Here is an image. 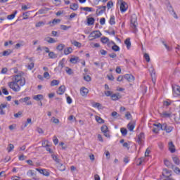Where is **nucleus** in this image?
I'll return each instance as SVG.
<instances>
[{
    "label": "nucleus",
    "instance_id": "c85d7f7f",
    "mask_svg": "<svg viewBox=\"0 0 180 180\" xmlns=\"http://www.w3.org/2000/svg\"><path fill=\"white\" fill-rule=\"evenodd\" d=\"M71 44H73V46H75V47H81L82 44L80 42L77 41L76 40L71 41Z\"/></svg>",
    "mask_w": 180,
    "mask_h": 180
},
{
    "label": "nucleus",
    "instance_id": "ea45409f",
    "mask_svg": "<svg viewBox=\"0 0 180 180\" xmlns=\"http://www.w3.org/2000/svg\"><path fill=\"white\" fill-rule=\"evenodd\" d=\"M49 58H57V54H56L54 52L51 51L49 53Z\"/></svg>",
    "mask_w": 180,
    "mask_h": 180
},
{
    "label": "nucleus",
    "instance_id": "680f3d73",
    "mask_svg": "<svg viewBox=\"0 0 180 180\" xmlns=\"http://www.w3.org/2000/svg\"><path fill=\"white\" fill-rule=\"evenodd\" d=\"M144 58L146 60L147 63H150V55H148V53L144 54Z\"/></svg>",
    "mask_w": 180,
    "mask_h": 180
},
{
    "label": "nucleus",
    "instance_id": "052dcab7",
    "mask_svg": "<svg viewBox=\"0 0 180 180\" xmlns=\"http://www.w3.org/2000/svg\"><path fill=\"white\" fill-rule=\"evenodd\" d=\"M125 117L127 119V120H130V119L131 118V114L130 113V112H127V113L125 114Z\"/></svg>",
    "mask_w": 180,
    "mask_h": 180
},
{
    "label": "nucleus",
    "instance_id": "bb28decb",
    "mask_svg": "<svg viewBox=\"0 0 180 180\" xmlns=\"http://www.w3.org/2000/svg\"><path fill=\"white\" fill-rule=\"evenodd\" d=\"M16 13H18V11H15L14 12V13H13V14L8 15L7 16V19H8V20H12V19H15V16H16Z\"/></svg>",
    "mask_w": 180,
    "mask_h": 180
},
{
    "label": "nucleus",
    "instance_id": "f3484780",
    "mask_svg": "<svg viewBox=\"0 0 180 180\" xmlns=\"http://www.w3.org/2000/svg\"><path fill=\"white\" fill-rule=\"evenodd\" d=\"M169 150L172 153H175V146L174 145V143H169Z\"/></svg>",
    "mask_w": 180,
    "mask_h": 180
},
{
    "label": "nucleus",
    "instance_id": "9b49d317",
    "mask_svg": "<svg viewBox=\"0 0 180 180\" xmlns=\"http://www.w3.org/2000/svg\"><path fill=\"white\" fill-rule=\"evenodd\" d=\"M120 9L122 13L126 12L127 11V4H126L124 1H122L120 4Z\"/></svg>",
    "mask_w": 180,
    "mask_h": 180
},
{
    "label": "nucleus",
    "instance_id": "4c0bfd02",
    "mask_svg": "<svg viewBox=\"0 0 180 180\" xmlns=\"http://www.w3.org/2000/svg\"><path fill=\"white\" fill-rule=\"evenodd\" d=\"M70 9L72 11H77L78 9V4H73L70 5Z\"/></svg>",
    "mask_w": 180,
    "mask_h": 180
},
{
    "label": "nucleus",
    "instance_id": "8fccbe9b",
    "mask_svg": "<svg viewBox=\"0 0 180 180\" xmlns=\"http://www.w3.org/2000/svg\"><path fill=\"white\" fill-rule=\"evenodd\" d=\"M122 146L124 147V148H127L128 150H130V143H129L127 142H124L122 144Z\"/></svg>",
    "mask_w": 180,
    "mask_h": 180
},
{
    "label": "nucleus",
    "instance_id": "20e7f679",
    "mask_svg": "<svg viewBox=\"0 0 180 180\" xmlns=\"http://www.w3.org/2000/svg\"><path fill=\"white\" fill-rule=\"evenodd\" d=\"M144 139H145L144 133L141 132L138 135V138L136 139V143H138V144H139V146H144Z\"/></svg>",
    "mask_w": 180,
    "mask_h": 180
},
{
    "label": "nucleus",
    "instance_id": "6e6552de",
    "mask_svg": "<svg viewBox=\"0 0 180 180\" xmlns=\"http://www.w3.org/2000/svg\"><path fill=\"white\" fill-rule=\"evenodd\" d=\"M65 58H63L61 60H60L58 66L55 68V70H60V71H61L63 70V68H64V67H65Z\"/></svg>",
    "mask_w": 180,
    "mask_h": 180
},
{
    "label": "nucleus",
    "instance_id": "603ef678",
    "mask_svg": "<svg viewBox=\"0 0 180 180\" xmlns=\"http://www.w3.org/2000/svg\"><path fill=\"white\" fill-rule=\"evenodd\" d=\"M112 6H113V1H109L107 3V8H108V9H110Z\"/></svg>",
    "mask_w": 180,
    "mask_h": 180
},
{
    "label": "nucleus",
    "instance_id": "de8ad7c7",
    "mask_svg": "<svg viewBox=\"0 0 180 180\" xmlns=\"http://www.w3.org/2000/svg\"><path fill=\"white\" fill-rule=\"evenodd\" d=\"M28 124H32V118L27 119V122H25L24 127H27Z\"/></svg>",
    "mask_w": 180,
    "mask_h": 180
},
{
    "label": "nucleus",
    "instance_id": "58836bf2",
    "mask_svg": "<svg viewBox=\"0 0 180 180\" xmlns=\"http://www.w3.org/2000/svg\"><path fill=\"white\" fill-rule=\"evenodd\" d=\"M44 25H46V22L39 21V22L36 23L35 26L37 27H41V26H44Z\"/></svg>",
    "mask_w": 180,
    "mask_h": 180
},
{
    "label": "nucleus",
    "instance_id": "2f4dec72",
    "mask_svg": "<svg viewBox=\"0 0 180 180\" xmlns=\"http://www.w3.org/2000/svg\"><path fill=\"white\" fill-rule=\"evenodd\" d=\"M88 25H94L95 23V18L91 17L87 19Z\"/></svg>",
    "mask_w": 180,
    "mask_h": 180
},
{
    "label": "nucleus",
    "instance_id": "37998d69",
    "mask_svg": "<svg viewBox=\"0 0 180 180\" xmlns=\"http://www.w3.org/2000/svg\"><path fill=\"white\" fill-rule=\"evenodd\" d=\"M160 116L162 117H169V116H171V114L167 112H163L160 114Z\"/></svg>",
    "mask_w": 180,
    "mask_h": 180
},
{
    "label": "nucleus",
    "instance_id": "6ab92c4d",
    "mask_svg": "<svg viewBox=\"0 0 180 180\" xmlns=\"http://www.w3.org/2000/svg\"><path fill=\"white\" fill-rule=\"evenodd\" d=\"M7 107L6 104L1 103L0 105V115H5V111H4V109Z\"/></svg>",
    "mask_w": 180,
    "mask_h": 180
},
{
    "label": "nucleus",
    "instance_id": "f704fd0d",
    "mask_svg": "<svg viewBox=\"0 0 180 180\" xmlns=\"http://www.w3.org/2000/svg\"><path fill=\"white\" fill-rule=\"evenodd\" d=\"M65 47V45H64L63 44H60L59 45L57 46L56 50H58L59 51H63Z\"/></svg>",
    "mask_w": 180,
    "mask_h": 180
},
{
    "label": "nucleus",
    "instance_id": "f257e3e1",
    "mask_svg": "<svg viewBox=\"0 0 180 180\" xmlns=\"http://www.w3.org/2000/svg\"><path fill=\"white\" fill-rule=\"evenodd\" d=\"M25 85H26V79L20 75H14L12 82L8 83L9 89H12L13 92H19L20 86H25Z\"/></svg>",
    "mask_w": 180,
    "mask_h": 180
},
{
    "label": "nucleus",
    "instance_id": "49530a36",
    "mask_svg": "<svg viewBox=\"0 0 180 180\" xmlns=\"http://www.w3.org/2000/svg\"><path fill=\"white\" fill-rule=\"evenodd\" d=\"M112 50H113V51H120V47L117 45H114L112 46Z\"/></svg>",
    "mask_w": 180,
    "mask_h": 180
},
{
    "label": "nucleus",
    "instance_id": "e433bc0d",
    "mask_svg": "<svg viewBox=\"0 0 180 180\" xmlns=\"http://www.w3.org/2000/svg\"><path fill=\"white\" fill-rule=\"evenodd\" d=\"M172 160L176 165H179V158L177 156H173Z\"/></svg>",
    "mask_w": 180,
    "mask_h": 180
},
{
    "label": "nucleus",
    "instance_id": "c9c22d12",
    "mask_svg": "<svg viewBox=\"0 0 180 180\" xmlns=\"http://www.w3.org/2000/svg\"><path fill=\"white\" fill-rule=\"evenodd\" d=\"M127 128L129 131H133V130H134V124H133L131 122H129L127 125Z\"/></svg>",
    "mask_w": 180,
    "mask_h": 180
},
{
    "label": "nucleus",
    "instance_id": "a211bd4d",
    "mask_svg": "<svg viewBox=\"0 0 180 180\" xmlns=\"http://www.w3.org/2000/svg\"><path fill=\"white\" fill-rule=\"evenodd\" d=\"M124 44H126L127 49L130 50V48L131 47V42L130 41V38H127L124 41Z\"/></svg>",
    "mask_w": 180,
    "mask_h": 180
},
{
    "label": "nucleus",
    "instance_id": "72a5a7b5",
    "mask_svg": "<svg viewBox=\"0 0 180 180\" xmlns=\"http://www.w3.org/2000/svg\"><path fill=\"white\" fill-rule=\"evenodd\" d=\"M11 53H12V51H11V49H8L3 52V56L8 57V56H10Z\"/></svg>",
    "mask_w": 180,
    "mask_h": 180
},
{
    "label": "nucleus",
    "instance_id": "b1692460",
    "mask_svg": "<svg viewBox=\"0 0 180 180\" xmlns=\"http://www.w3.org/2000/svg\"><path fill=\"white\" fill-rule=\"evenodd\" d=\"M172 103V101L170 100L165 101H163V106L164 108H168V106H171V104Z\"/></svg>",
    "mask_w": 180,
    "mask_h": 180
},
{
    "label": "nucleus",
    "instance_id": "4be33fe9",
    "mask_svg": "<svg viewBox=\"0 0 180 180\" xmlns=\"http://www.w3.org/2000/svg\"><path fill=\"white\" fill-rule=\"evenodd\" d=\"M71 53H72V48L71 47H68L66 49H65L64 50V54L65 56H68V54H71Z\"/></svg>",
    "mask_w": 180,
    "mask_h": 180
},
{
    "label": "nucleus",
    "instance_id": "dca6fc26",
    "mask_svg": "<svg viewBox=\"0 0 180 180\" xmlns=\"http://www.w3.org/2000/svg\"><path fill=\"white\" fill-rule=\"evenodd\" d=\"M165 165H166L167 168H172V169H174V166L172 165V163L167 160H165Z\"/></svg>",
    "mask_w": 180,
    "mask_h": 180
},
{
    "label": "nucleus",
    "instance_id": "393cba45",
    "mask_svg": "<svg viewBox=\"0 0 180 180\" xmlns=\"http://www.w3.org/2000/svg\"><path fill=\"white\" fill-rule=\"evenodd\" d=\"M79 60V58L78 56L75 57V58H72L70 59V62L72 64H77V63H78V60Z\"/></svg>",
    "mask_w": 180,
    "mask_h": 180
},
{
    "label": "nucleus",
    "instance_id": "e2e57ef3",
    "mask_svg": "<svg viewBox=\"0 0 180 180\" xmlns=\"http://www.w3.org/2000/svg\"><path fill=\"white\" fill-rule=\"evenodd\" d=\"M22 16H23V19L24 20L28 19V18H29V12L24 13L22 14Z\"/></svg>",
    "mask_w": 180,
    "mask_h": 180
},
{
    "label": "nucleus",
    "instance_id": "79ce46f5",
    "mask_svg": "<svg viewBox=\"0 0 180 180\" xmlns=\"http://www.w3.org/2000/svg\"><path fill=\"white\" fill-rule=\"evenodd\" d=\"M101 41L103 42L104 44H106L109 41V38L106 37H103L101 39Z\"/></svg>",
    "mask_w": 180,
    "mask_h": 180
},
{
    "label": "nucleus",
    "instance_id": "3c124183",
    "mask_svg": "<svg viewBox=\"0 0 180 180\" xmlns=\"http://www.w3.org/2000/svg\"><path fill=\"white\" fill-rule=\"evenodd\" d=\"M121 133L122 134V136H127V129H126L125 128H121Z\"/></svg>",
    "mask_w": 180,
    "mask_h": 180
},
{
    "label": "nucleus",
    "instance_id": "bf43d9fd",
    "mask_svg": "<svg viewBox=\"0 0 180 180\" xmlns=\"http://www.w3.org/2000/svg\"><path fill=\"white\" fill-rule=\"evenodd\" d=\"M66 72L67 74H68L69 75H71L72 74V69L66 67Z\"/></svg>",
    "mask_w": 180,
    "mask_h": 180
},
{
    "label": "nucleus",
    "instance_id": "7c9ffc66",
    "mask_svg": "<svg viewBox=\"0 0 180 180\" xmlns=\"http://www.w3.org/2000/svg\"><path fill=\"white\" fill-rule=\"evenodd\" d=\"M60 84V81L53 79L51 82V86H56Z\"/></svg>",
    "mask_w": 180,
    "mask_h": 180
},
{
    "label": "nucleus",
    "instance_id": "473e14b6",
    "mask_svg": "<svg viewBox=\"0 0 180 180\" xmlns=\"http://www.w3.org/2000/svg\"><path fill=\"white\" fill-rule=\"evenodd\" d=\"M96 122H98V123H100L101 124L105 123V120L99 116H96Z\"/></svg>",
    "mask_w": 180,
    "mask_h": 180
},
{
    "label": "nucleus",
    "instance_id": "0e129e2a",
    "mask_svg": "<svg viewBox=\"0 0 180 180\" xmlns=\"http://www.w3.org/2000/svg\"><path fill=\"white\" fill-rule=\"evenodd\" d=\"M19 160L20 161H25V160H26V158H27V157L25 156L24 155H21L19 156Z\"/></svg>",
    "mask_w": 180,
    "mask_h": 180
},
{
    "label": "nucleus",
    "instance_id": "f03ea898",
    "mask_svg": "<svg viewBox=\"0 0 180 180\" xmlns=\"http://www.w3.org/2000/svg\"><path fill=\"white\" fill-rule=\"evenodd\" d=\"M131 27L133 30L134 33H136V32H137V25H139V23L137 22V15H136V14H133L131 16Z\"/></svg>",
    "mask_w": 180,
    "mask_h": 180
},
{
    "label": "nucleus",
    "instance_id": "4468645a",
    "mask_svg": "<svg viewBox=\"0 0 180 180\" xmlns=\"http://www.w3.org/2000/svg\"><path fill=\"white\" fill-rule=\"evenodd\" d=\"M89 92V90H88V89H86V87H82L80 89V94L82 95V96H86V95H88Z\"/></svg>",
    "mask_w": 180,
    "mask_h": 180
},
{
    "label": "nucleus",
    "instance_id": "423d86ee",
    "mask_svg": "<svg viewBox=\"0 0 180 180\" xmlns=\"http://www.w3.org/2000/svg\"><path fill=\"white\" fill-rule=\"evenodd\" d=\"M101 130L105 137H110V135L109 134V128H108V126L103 125L101 128Z\"/></svg>",
    "mask_w": 180,
    "mask_h": 180
},
{
    "label": "nucleus",
    "instance_id": "6e6d98bb",
    "mask_svg": "<svg viewBox=\"0 0 180 180\" xmlns=\"http://www.w3.org/2000/svg\"><path fill=\"white\" fill-rule=\"evenodd\" d=\"M22 115H23V113L22 112L19 111L18 112L14 114V117L18 119V117H21Z\"/></svg>",
    "mask_w": 180,
    "mask_h": 180
},
{
    "label": "nucleus",
    "instance_id": "f8f14e48",
    "mask_svg": "<svg viewBox=\"0 0 180 180\" xmlns=\"http://www.w3.org/2000/svg\"><path fill=\"white\" fill-rule=\"evenodd\" d=\"M124 79H127L128 82H133L134 81V76L132 75L127 74L124 75Z\"/></svg>",
    "mask_w": 180,
    "mask_h": 180
},
{
    "label": "nucleus",
    "instance_id": "7ed1b4c3",
    "mask_svg": "<svg viewBox=\"0 0 180 180\" xmlns=\"http://www.w3.org/2000/svg\"><path fill=\"white\" fill-rule=\"evenodd\" d=\"M102 36V33L99 32V30L93 31L90 33L89 37H92V39H90L91 41L92 40H95V39H99Z\"/></svg>",
    "mask_w": 180,
    "mask_h": 180
},
{
    "label": "nucleus",
    "instance_id": "2eb2a0df",
    "mask_svg": "<svg viewBox=\"0 0 180 180\" xmlns=\"http://www.w3.org/2000/svg\"><path fill=\"white\" fill-rule=\"evenodd\" d=\"M61 22V20L60 19H53L52 21H49L48 25H50V26H56V25H58Z\"/></svg>",
    "mask_w": 180,
    "mask_h": 180
},
{
    "label": "nucleus",
    "instance_id": "412c9836",
    "mask_svg": "<svg viewBox=\"0 0 180 180\" xmlns=\"http://www.w3.org/2000/svg\"><path fill=\"white\" fill-rule=\"evenodd\" d=\"M82 11H85L86 12H95V9L91 7H81Z\"/></svg>",
    "mask_w": 180,
    "mask_h": 180
},
{
    "label": "nucleus",
    "instance_id": "4d7b16f0",
    "mask_svg": "<svg viewBox=\"0 0 180 180\" xmlns=\"http://www.w3.org/2000/svg\"><path fill=\"white\" fill-rule=\"evenodd\" d=\"M42 175H44V176H50V172H49L46 169H44Z\"/></svg>",
    "mask_w": 180,
    "mask_h": 180
},
{
    "label": "nucleus",
    "instance_id": "39448f33",
    "mask_svg": "<svg viewBox=\"0 0 180 180\" xmlns=\"http://www.w3.org/2000/svg\"><path fill=\"white\" fill-rule=\"evenodd\" d=\"M19 102L20 103H25V105H27V106H30V105H32V101H30V97H29V96H26L23 98H20L19 100Z\"/></svg>",
    "mask_w": 180,
    "mask_h": 180
},
{
    "label": "nucleus",
    "instance_id": "5fc2aeb1",
    "mask_svg": "<svg viewBox=\"0 0 180 180\" xmlns=\"http://www.w3.org/2000/svg\"><path fill=\"white\" fill-rule=\"evenodd\" d=\"M27 175V176H34V172H33V170H28Z\"/></svg>",
    "mask_w": 180,
    "mask_h": 180
},
{
    "label": "nucleus",
    "instance_id": "ddd939ff",
    "mask_svg": "<svg viewBox=\"0 0 180 180\" xmlns=\"http://www.w3.org/2000/svg\"><path fill=\"white\" fill-rule=\"evenodd\" d=\"M65 92V86L64 85L59 86L58 91H56L58 95H64Z\"/></svg>",
    "mask_w": 180,
    "mask_h": 180
},
{
    "label": "nucleus",
    "instance_id": "13d9d810",
    "mask_svg": "<svg viewBox=\"0 0 180 180\" xmlns=\"http://www.w3.org/2000/svg\"><path fill=\"white\" fill-rule=\"evenodd\" d=\"M53 3L54 5H56V6H58V5H61V0H53Z\"/></svg>",
    "mask_w": 180,
    "mask_h": 180
},
{
    "label": "nucleus",
    "instance_id": "a19ab883",
    "mask_svg": "<svg viewBox=\"0 0 180 180\" xmlns=\"http://www.w3.org/2000/svg\"><path fill=\"white\" fill-rule=\"evenodd\" d=\"M84 81H86V82H90L92 79L91 78V76L84 74Z\"/></svg>",
    "mask_w": 180,
    "mask_h": 180
},
{
    "label": "nucleus",
    "instance_id": "1a4fd4ad",
    "mask_svg": "<svg viewBox=\"0 0 180 180\" xmlns=\"http://www.w3.org/2000/svg\"><path fill=\"white\" fill-rule=\"evenodd\" d=\"M148 71L150 73L152 81H154L155 79V70L154 69V67L150 66L148 69Z\"/></svg>",
    "mask_w": 180,
    "mask_h": 180
},
{
    "label": "nucleus",
    "instance_id": "864d4df0",
    "mask_svg": "<svg viewBox=\"0 0 180 180\" xmlns=\"http://www.w3.org/2000/svg\"><path fill=\"white\" fill-rule=\"evenodd\" d=\"M70 27H71L70 26H67V25H60V29L62 30H68V29H70Z\"/></svg>",
    "mask_w": 180,
    "mask_h": 180
},
{
    "label": "nucleus",
    "instance_id": "69168bd1",
    "mask_svg": "<svg viewBox=\"0 0 180 180\" xmlns=\"http://www.w3.org/2000/svg\"><path fill=\"white\" fill-rule=\"evenodd\" d=\"M2 93L4 95H9V91H8V89H6V88L2 89Z\"/></svg>",
    "mask_w": 180,
    "mask_h": 180
},
{
    "label": "nucleus",
    "instance_id": "aec40b11",
    "mask_svg": "<svg viewBox=\"0 0 180 180\" xmlns=\"http://www.w3.org/2000/svg\"><path fill=\"white\" fill-rule=\"evenodd\" d=\"M44 41H47V43H49V44H53V43L56 42V41L54 39H53L52 37H46L44 39Z\"/></svg>",
    "mask_w": 180,
    "mask_h": 180
},
{
    "label": "nucleus",
    "instance_id": "774afa93",
    "mask_svg": "<svg viewBox=\"0 0 180 180\" xmlns=\"http://www.w3.org/2000/svg\"><path fill=\"white\" fill-rule=\"evenodd\" d=\"M174 169V171L176 174H179L180 173L179 167H174V169Z\"/></svg>",
    "mask_w": 180,
    "mask_h": 180
},
{
    "label": "nucleus",
    "instance_id": "5701e85b",
    "mask_svg": "<svg viewBox=\"0 0 180 180\" xmlns=\"http://www.w3.org/2000/svg\"><path fill=\"white\" fill-rule=\"evenodd\" d=\"M43 95L42 94H38L36 96H34L33 99L34 101H37V102H39V101H41V99H43Z\"/></svg>",
    "mask_w": 180,
    "mask_h": 180
},
{
    "label": "nucleus",
    "instance_id": "09e8293b",
    "mask_svg": "<svg viewBox=\"0 0 180 180\" xmlns=\"http://www.w3.org/2000/svg\"><path fill=\"white\" fill-rule=\"evenodd\" d=\"M27 68L28 69V70H33V68H34V63H30L27 66Z\"/></svg>",
    "mask_w": 180,
    "mask_h": 180
},
{
    "label": "nucleus",
    "instance_id": "a878e982",
    "mask_svg": "<svg viewBox=\"0 0 180 180\" xmlns=\"http://www.w3.org/2000/svg\"><path fill=\"white\" fill-rule=\"evenodd\" d=\"M57 167L58 169H59V171H64L65 169V166L61 163H60V162L58 163H57Z\"/></svg>",
    "mask_w": 180,
    "mask_h": 180
},
{
    "label": "nucleus",
    "instance_id": "a18cd8bd",
    "mask_svg": "<svg viewBox=\"0 0 180 180\" xmlns=\"http://www.w3.org/2000/svg\"><path fill=\"white\" fill-rule=\"evenodd\" d=\"M51 157L53 158V160L56 161V162L57 164H58L60 162V159H58V158H57V156L56 155H51Z\"/></svg>",
    "mask_w": 180,
    "mask_h": 180
},
{
    "label": "nucleus",
    "instance_id": "338daca9",
    "mask_svg": "<svg viewBox=\"0 0 180 180\" xmlns=\"http://www.w3.org/2000/svg\"><path fill=\"white\" fill-rule=\"evenodd\" d=\"M6 72H8V68H3L1 71V74H6Z\"/></svg>",
    "mask_w": 180,
    "mask_h": 180
},
{
    "label": "nucleus",
    "instance_id": "c756f323",
    "mask_svg": "<svg viewBox=\"0 0 180 180\" xmlns=\"http://www.w3.org/2000/svg\"><path fill=\"white\" fill-rule=\"evenodd\" d=\"M110 25L113 26V25H116V21H115V15H111L110 20H109Z\"/></svg>",
    "mask_w": 180,
    "mask_h": 180
},
{
    "label": "nucleus",
    "instance_id": "c03bdc74",
    "mask_svg": "<svg viewBox=\"0 0 180 180\" xmlns=\"http://www.w3.org/2000/svg\"><path fill=\"white\" fill-rule=\"evenodd\" d=\"M13 148H15V146H13V144L9 143L8 147L7 148L8 152L11 153V151H12V150H13Z\"/></svg>",
    "mask_w": 180,
    "mask_h": 180
},
{
    "label": "nucleus",
    "instance_id": "9d476101",
    "mask_svg": "<svg viewBox=\"0 0 180 180\" xmlns=\"http://www.w3.org/2000/svg\"><path fill=\"white\" fill-rule=\"evenodd\" d=\"M106 11V6H98L96 10V15H102Z\"/></svg>",
    "mask_w": 180,
    "mask_h": 180
},
{
    "label": "nucleus",
    "instance_id": "0eeeda50",
    "mask_svg": "<svg viewBox=\"0 0 180 180\" xmlns=\"http://www.w3.org/2000/svg\"><path fill=\"white\" fill-rule=\"evenodd\" d=\"M162 130L166 131V133H171L172 131V127L167 126L166 123L162 124Z\"/></svg>",
    "mask_w": 180,
    "mask_h": 180
},
{
    "label": "nucleus",
    "instance_id": "cd10ccee",
    "mask_svg": "<svg viewBox=\"0 0 180 180\" xmlns=\"http://www.w3.org/2000/svg\"><path fill=\"white\" fill-rule=\"evenodd\" d=\"M111 98L112 99V101H117L118 99H120V95L119 94H111Z\"/></svg>",
    "mask_w": 180,
    "mask_h": 180
}]
</instances>
